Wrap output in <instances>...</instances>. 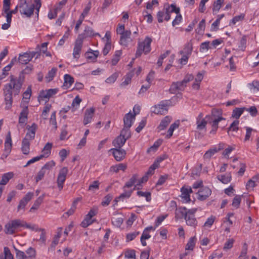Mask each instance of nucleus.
I'll list each match as a JSON object with an SVG mask.
<instances>
[{
    "mask_svg": "<svg viewBox=\"0 0 259 259\" xmlns=\"http://www.w3.org/2000/svg\"><path fill=\"white\" fill-rule=\"evenodd\" d=\"M32 66H26L19 74V77L17 78L14 75L10 76V80L9 83L6 84L4 88V95L6 104V109H10L13 103V93L15 96L18 95L22 88V84L24 81V74H28L32 70Z\"/></svg>",
    "mask_w": 259,
    "mask_h": 259,
    "instance_id": "f257e3e1",
    "label": "nucleus"
},
{
    "mask_svg": "<svg viewBox=\"0 0 259 259\" xmlns=\"http://www.w3.org/2000/svg\"><path fill=\"white\" fill-rule=\"evenodd\" d=\"M10 8H8V10L7 11H5L4 10V7L3 8V15L6 14V16H12L13 14H16L18 12V9H19L20 12L22 15H25L26 16H30L33 13L34 10V5L32 4L29 5L27 3H26V6L25 8L23 9V12L21 11L22 8L20 7V2L18 1V4L15 7V9L13 10H10Z\"/></svg>",
    "mask_w": 259,
    "mask_h": 259,
    "instance_id": "f03ea898",
    "label": "nucleus"
},
{
    "mask_svg": "<svg viewBox=\"0 0 259 259\" xmlns=\"http://www.w3.org/2000/svg\"><path fill=\"white\" fill-rule=\"evenodd\" d=\"M152 39L149 36H146L143 41L139 42L135 54L136 57H140L143 53L145 54L149 53L151 51L150 45Z\"/></svg>",
    "mask_w": 259,
    "mask_h": 259,
    "instance_id": "7ed1b4c3",
    "label": "nucleus"
},
{
    "mask_svg": "<svg viewBox=\"0 0 259 259\" xmlns=\"http://www.w3.org/2000/svg\"><path fill=\"white\" fill-rule=\"evenodd\" d=\"M171 104L170 100H162L158 104L152 107V112L156 114L164 115L167 112L168 107L171 106Z\"/></svg>",
    "mask_w": 259,
    "mask_h": 259,
    "instance_id": "20e7f679",
    "label": "nucleus"
},
{
    "mask_svg": "<svg viewBox=\"0 0 259 259\" xmlns=\"http://www.w3.org/2000/svg\"><path fill=\"white\" fill-rule=\"evenodd\" d=\"M23 223V221L19 219L9 221L5 226L6 234H14L19 228L24 226Z\"/></svg>",
    "mask_w": 259,
    "mask_h": 259,
    "instance_id": "39448f33",
    "label": "nucleus"
},
{
    "mask_svg": "<svg viewBox=\"0 0 259 259\" xmlns=\"http://www.w3.org/2000/svg\"><path fill=\"white\" fill-rule=\"evenodd\" d=\"M14 249L17 259H35L36 258V250L31 247L27 249L26 253L24 251L19 250L15 247H14Z\"/></svg>",
    "mask_w": 259,
    "mask_h": 259,
    "instance_id": "423d86ee",
    "label": "nucleus"
},
{
    "mask_svg": "<svg viewBox=\"0 0 259 259\" xmlns=\"http://www.w3.org/2000/svg\"><path fill=\"white\" fill-rule=\"evenodd\" d=\"M68 170L67 167H64L61 168L59 172L57 177V184L60 190H61L63 187V184L66 180V175Z\"/></svg>",
    "mask_w": 259,
    "mask_h": 259,
    "instance_id": "0eeeda50",
    "label": "nucleus"
},
{
    "mask_svg": "<svg viewBox=\"0 0 259 259\" xmlns=\"http://www.w3.org/2000/svg\"><path fill=\"white\" fill-rule=\"evenodd\" d=\"M57 89H51L46 91H41L38 97V100L40 102V100L44 99L48 100L54 95H55L58 92Z\"/></svg>",
    "mask_w": 259,
    "mask_h": 259,
    "instance_id": "6e6552de",
    "label": "nucleus"
},
{
    "mask_svg": "<svg viewBox=\"0 0 259 259\" xmlns=\"http://www.w3.org/2000/svg\"><path fill=\"white\" fill-rule=\"evenodd\" d=\"M164 9L165 10V13L167 15H169L171 13H175L177 14L176 16H182L180 14V8L177 7L175 4H172L170 5L168 4H165Z\"/></svg>",
    "mask_w": 259,
    "mask_h": 259,
    "instance_id": "1a4fd4ad",
    "label": "nucleus"
},
{
    "mask_svg": "<svg viewBox=\"0 0 259 259\" xmlns=\"http://www.w3.org/2000/svg\"><path fill=\"white\" fill-rule=\"evenodd\" d=\"M96 35L100 36V34L98 33H95L92 28L89 26H86L84 30V32L82 33L79 34L77 38L79 39L83 42L84 38L88 37H93Z\"/></svg>",
    "mask_w": 259,
    "mask_h": 259,
    "instance_id": "9d476101",
    "label": "nucleus"
},
{
    "mask_svg": "<svg viewBox=\"0 0 259 259\" xmlns=\"http://www.w3.org/2000/svg\"><path fill=\"white\" fill-rule=\"evenodd\" d=\"M186 87L182 81L174 82L170 85L169 91L171 94H175L179 91H184Z\"/></svg>",
    "mask_w": 259,
    "mask_h": 259,
    "instance_id": "9b49d317",
    "label": "nucleus"
},
{
    "mask_svg": "<svg viewBox=\"0 0 259 259\" xmlns=\"http://www.w3.org/2000/svg\"><path fill=\"white\" fill-rule=\"evenodd\" d=\"M110 150L112 151L115 159L118 161L122 160L126 155L125 151L121 149V148H114L111 149Z\"/></svg>",
    "mask_w": 259,
    "mask_h": 259,
    "instance_id": "f8f14e48",
    "label": "nucleus"
},
{
    "mask_svg": "<svg viewBox=\"0 0 259 259\" xmlns=\"http://www.w3.org/2000/svg\"><path fill=\"white\" fill-rule=\"evenodd\" d=\"M211 194V190L208 187H204L198 192V199L203 201L207 199Z\"/></svg>",
    "mask_w": 259,
    "mask_h": 259,
    "instance_id": "ddd939ff",
    "label": "nucleus"
},
{
    "mask_svg": "<svg viewBox=\"0 0 259 259\" xmlns=\"http://www.w3.org/2000/svg\"><path fill=\"white\" fill-rule=\"evenodd\" d=\"M222 115V112L221 110L213 108L211 110V114L206 115L205 117L207 123L211 124L214 119H216L218 116Z\"/></svg>",
    "mask_w": 259,
    "mask_h": 259,
    "instance_id": "4468645a",
    "label": "nucleus"
},
{
    "mask_svg": "<svg viewBox=\"0 0 259 259\" xmlns=\"http://www.w3.org/2000/svg\"><path fill=\"white\" fill-rule=\"evenodd\" d=\"M83 42L79 39H76L73 49V55L74 58L78 59L81 50Z\"/></svg>",
    "mask_w": 259,
    "mask_h": 259,
    "instance_id": "2eb2a0df",
    "label": "nucleus"
},
{
    "mask_svg": "<svg viewBox=\"0 0 259 259\" xmlns=\"http://www.w3.org/2000/svg\"><path fill=\"white\" fill-rule=\"evenodd\" d=\"M94 112L95 109L93 107L86 110L83 119V124L84 125H86L91 122Z\"/></svg>",
    "mask_w": 259,
    "mask_h": 259,
    "instance_id": "dca6fc26",
    "label": "nucleus"
},
{
    "mask_svg": "<svg viewBox=\"0 0 259 259\" xmlns=\"http://www.w3.org/2000/svg\"><path fill=\"white\" fill-rule=\"evenodd\" d=\"M187 214V208L185 207H180L177 208L175 211V219L176 220L185 219Z\"/></svg>",
    "mask_w": 259,
    "mask_h": 259,
    "instance_id": "f3484780",
    "label": "nucleus"
},
{
    "mask_svg": "<svg viewBox=\"0 0 259 259\" xmlns=\"http://www.w3.org/2000/svg\"><path fill=\"white\" fill-rule=\"evenodd\" d=\"M136 113L132 114L129 112L126 114L123 118L124 126L131 127L132 125V122L135 118Z\"/></svg>",
    "mask_w": 259,
    "mask_h": 259,
    "instance_id": "a211bd4d",
    "label": "nucleus"
},
{
    "mask_svg": "<svg viewBox=\"0 0 259 259\" xmlns=\"http://www.w3.org/2000/svg\"><path fill=\"white\" fill-rule=\"evenodd\" d=\"M26 128L29 132L27 133L25 138H28L29 141L33 140L35 137L37 125L33 123L31 126L28 125Z\"/></svg>",
    "mask_w": 259,
    "mask_h": 259,
    "instance_id": "6ab92c4d",
    "label": "nucleus"
},
{
    "mask_svg": "<svg viewBox=\"0 0 259 259\" xmlns=\"http://www.w3.org/2000/svg\"><path fill=\"white\" fill-rule=\"evenodd\" d=\"M28 107L26 106L21 111L19 117V123L20 124L25 123L26 122L28 119Z\"/></svg>",
    "mask_w": 259,
    "mask_h": 259,
    "instance_id": "aec40b11",
    "label": "nucleus"
},
{
    "mask_svg": "<svg viewBox=\"0 0 259 259\" xmlns=\"http://www.w3.org/2000/svg\"><path fill=\"white\" fill-rule=\"evenodd\" d=\"M172 120L171 116H165L160 122L159 125L157 127L158 131L164 130L169 124Z\"/></svg>",
    "mask_w": 259,
    "mask_h": 259,
    "instance_id": "412c9836",
    "label": "nucleus"
},
{
    "mask_svg": "<svg viewBox=\"0 0 259 259\" xmlns=\"http://www.w3.org/2000/svg\"><path fill=\"white\" fill-rule=\"evenodd\" d=\"M21 150L24 154L28 155L30 151V142L28 138H24L22 142Z\"/></svg>",
    "mask_w": 259,
    "mask_h": 259,
    "instance_id": "4be33fe9",
    "label": "nucleus"
},
{
    "mask_svg": "<svg viewBox=\"0 0 259 259\" xmlns=\"http://www.w3.org/2000/svg\"><path fill=\"white\" fill-rule=\"evenodd\" d=\"M131 35V31L126 30L125 32L121 34L119 43L120 45L127 46L128 39Z\"/></svg>",
    "mask_w": 259,
    "mask_h": 259,
    "instance_id": "5701e85b",
    "label": "nucleus"
},
{
    "mask_svg": "<svg viewBox=\"0 0 259 259\" xmlns=\"http://www.w3.org/2000/svg\"><path fill=\"white\" fill-rule=\"evenodd\" d=\"M125 142L124 138L118 136L112 141V144L115 148H120L124 145Z\"/></svg>",
    "mask_w": 259,
    "mask_h": 259,
    "instance_id": "b1692460",
    "label": "nucleus"
},
{
    "mask_svg": "<svg viewBox=\"0 0 259 259\" xmlns=\"http://www.w3.org/2000/svg\"><path fill=\"white\" fill-rule=\"evenodd\" d=\"M186 224L188 226L196 228L197 226L198 222L195 216L187 215L185 219Z\"/></svg>",
    "mask_w": 259,
    "mask_h": 259,
    "instance_id": "393cba45",
    "label": "nucleus"
},
{
    "mask_svg": "<svg viewBox=\"0 0 259 259\" xmlns=\"http://www.w3.org/2000/svg\"><path fill=\"white\" fill-rule=\"evenodd\" d=\"M13 177L14 174L12 172H9L4 174L0 181V186L6 185Z\"/></svg>",
    "mask_w": 259,
    "mask_h": 259,
    "instance_id": "a878e982",
    "label": "nucleus"
},
{
    "mask_svg": "<svg viewBox=\"0 0 259 259\" xmlns=\"http://www.w3.org/2000/svg\"><path fill=\"white\" fill-rule=\"evenodd\" d=\"M45 195V193L43 194L35 201L32 206L30 209V211H32V210H36L38 208L40 205L42 203Z\"/></svg>",
    "mask_w": 259,
    "mask_h": 259,
    "instance_id": "bb28decb",
    "label": "nucleus"
},
{
    "mask_svg": "<svg viewBox=\"0 0 259 259\" xmlns=\"http://www.w3.org/2000/svg\"><path fill=\"white\" fill-rule=\"evenodd\" d=\"M52 147V144L49 142L47 143L42 149V152L43 153L40 156H42V158L48 157L51 154Z\"/></svg>",
    "mask_w": 259,
    "mask_h": 259,
    "instance_id": "cd10ccee",
    "label": "nucleus"
},
{
    "mask_svg": "<svg viewBox=\"0 0 259 259\" xmlns=\"http://www.w3.org/2000/svg\"><path fill=\"white\" fill-rule=\"evenodd\" d=\"M12 145V139L10 132H9L8 135L7 136L6 140L5 143V150L7 153V154L10 152L11 150Z\"/></svg>",
    "mask_w": 259,
    "mask_h": 259,
    "instance_id": "c85d7f7f",
    "label": "nucleus"
},
{
    "mask_svg": "<svg viewBox=\"0 0 259 259\" xmlns=\"http://www.w3.org/2000/svg\"><path fill=\"white\" fill-rule=\"evenodd\" d=\"M30 58L28 52H26L23 54L19 55L18 61L22 64H26L31 60Z\"/></svg>",
    "mask_w": 259,
    "mask_h": 259,
    "instance_id": "c756f323",
    "label": "nucleus"
},
{
    "mask_svg": "<svg viewBox=\"0 0 259 259\" xmlns=\"http://www.w3.org/2000/svg\"><path fill=\"white\" fill-rule=\"evenodd\" d=\"M245 108H235L232 112V117L238 119L240 116L243 113L245 110Z\"/></svg>",
    "mask_w": 259,
    "mask_h": 259,
    "instance_id": "7c9ffc66",
    "label": "nucleus"
},
{
    "mask_svg": "<svg viewBox=\"0 0 259 259\" xmlns=\"http://www.w3.org/2000/svg\"><path fill=\"white\" fill-rule=\"evenodd\" d=\"M193 50V45L192 42L190 41L187 42L184 48V51L181 52V54H185L187 55H190L191 54Z\"/></svg>",
    "mask_w": 259,
    "mask_h": 259,
    "instance_id": "2f4dec72",
    "label": "nucleus"
},
{
    "mask_svg": "<svg viewBox=\"0 0 259 259\" xmlns=\"http://www.w3.org/2000/svg\"><path fill=\"white\" fill-rule=\"evenodd\" d=\"M130 128V127L124 126L123 128L121 130L119 135L121 136V137L124 138L125 139V141L130 138L131 137Z\"/></svg>",
    "mask_w": 259,
    "mask_h": 259,
    "instance_id": "473e14b6",
    "label": "nucleus"
},
{
    "mask_svg": "<svg viewBox=\"0 0 259 259\" xmlns=\"http://www.w3.org/2000/svg\"><path fill=\"white\" fill-rule=\"evenodd\" d=\"M181 191L182 192L181 196L182 198L186 201V202H189L191 201L190 194L188 193L187 188L183 187Z\"/></svg>",
    "mask_w": 259,
    "mask_h": 259,
    "instance_id": "72a5a7b5",
    "label": "nucleus"
},
{
    "mask_svg": "<svg viewBox=\"0 0 259 259\" xmlns=\"http://www.w3.org/2000/svg\"><path fill=\"white\" fill-rule=\"evenodd\" d=\"M64 86L67 88L70 87L74 82V78L69 74H65L64 76Z\"/></svg>",
    "mask_w": 259,
    "mask_h": 259,
    "instance_id": "f704fd0d",
    "label": "nucleus"
},
{
    "mask_svg": "<svg viewBox=\"0 0 259 259\" xmlns=\"http://www.w3.org/2000/svg\"><path fill=\"white\" fill-rule=\"evenodd\" d=\"M224 2V0H217L214 2L212 8L213 15H215L216 13L219 11Z\"/></svg>",
    "mask_w": 259,
    "mask_h": 259,
    "instance_id": "c9c22d12",
    "label": "nucleus"
},
{
    "mask_svg": "<svg viewBox=\"0 0 259 259\" xmlns=\"http://www.w3.org/2000/svg\"><path fill=\"white\" fill-rule=\"evenodd\" d=\"M218 152L217 148H214L213 149H211L207 151L203 155L204 159L209 160L211 157L216 153Z\"/></svg>",
    "mask_w": 259,
    "mask_h": 259,
    "instance_id": "e433bc0d",
    "label": "nucleus"
},
{
    "mask_svg": "<svg viewBox=\"0 0 259 259\" xmlns=\"http://www.w3.org/2000/svg\"><path fill=\"white\" fill-rule=\"evenodd\" d=\"M205 28V20L202 19L199 23L198 28L196 29V32L198 34H203Z\"/></svg>",
    "mask_w": 259,
    "mask_h": 259,
    "instance_id": "4c0bfd02",
    "label": "nucleus"
},
{
    "mask_svg": "<svg viewBox=\"0 0 259 259\" xmlns=\"http://www.w3.org/2000/svg\"><path fill=\"white\" fill-rule=\"evenodd\" d=\"M123 223V219L120 215H117L112 219V224L117 227H119Z\"/></svg>",
    "mask_w": 259,
    "mask_h": 259,
    "instance_id": "58836bf2",
    "label": "nucleus"
},
{
    "mask_svg": "<svg viewBox=\"0 0 259 259\" xmlns=\"http://www.w3.org/2000/svg\"><path fill=\"white\" fill-rule=\"evenodd\" d=\"M138 177V176L137 174L134 175L129 181L126 183L125 185L123 187V189H125L126 187L130 188L132 187L136 183Z\"/></svg>",
    "mask_w": 259,
    "mask_h": 259,
    "instance_id": "ea45409f",
    "label": "nucleus"
},
{
    "mask_svg": "<svg viewBox=\"0 0 259 259\" xmlns=\"http://www.w3.org/2000/svg\"><path fill=\"white\" fill-rule=\"evenodd\" d=\"M57 70V69L56 68H53L48 72L47 75L45 77L48 82H50L53 79L56 75Z\"/></svg>",
    "mask_w": 259,
    "mask_h": 259,
    "instance_id": "a19ab883",
    "label": "nucleus"
},
{
    "mask_svg": "<svg viewBox=\"0 0 259 259\" xmlns=\"http://www.w3.org/2000/svg\"><path fill=\"white\" fill-rule=\"evenodd\" d=\"M218 179L224 184H227L231 180V176L230 174L227 175L218 176Z\"/></svg>",
    "mask_w": 259,
    "mask_h": 259,
    "instance_id": "79ce46f5",
    "label": "nucleus"
},
{
    "mask_svg": "<svg viewBox=\"0 0 259 259\" xmlns=\"http://www.w3.org/2000/svg\"><path fill=\"white\" fill-rule=\"evenodd\" d=\"M94 220H92V218L91 217H88V215L87 214L80 225L83 228H86L90 225L92 224Z\"/></svg>",
    "mask_w": 259,
    "mask_h": 259,
    "instance_id": "37998d69",
    "label": "nucleus"
},
{
    "mask_svg": "<svg viewBox=\"0 0 259 259\" xmlns=\"http://www.w3.org/2000/svg\"><path fill=\"white\" fill-rule=\"evenodd\" d=\"M133 191L132 190L128 191H125L124 192L122 193L121 194H120V195L119 197L116 198L114 200V201L117 202L121 199L129 198L131 196V195H132Z\"/></svg>",
    "mask_w": 259,
    "mask_h": 259,
    "instance_id": "c03bdc74",
    "label": "nucleus"
},
{
    "mask_svg": "<svg viewBox=\"0 0 259 259\" xmlns=\"http://www.w3.org/2000/svg\"><path fill=\"white\" fill-rule=\"evenodd\" d=\"M239 121L238 120H234L228 128V134H229L230 131L237 132L238 130V124Z\"/></svg>",
    "mask_w": 259,
    "mask_h": 259,
    "instance_id": "a18cd8bd",
    "label": "nucleus"
},
{
    "mask_svg": "<svg viewBox=\"0 0 259 259\" xmlns=\"http://www.w3.org/2000/svg\"><path fill=\"white\" fill-rule=\"evenodd\" d=\"M195 240L196 238L195 237H191L189 240L188 241L186 246V250H193V248L195 246Z\"/></svg>",
    "mask_w": 259,
    "mask_h": 259,
    "instance_id": "49530a36",
    "label": "nucleus"
},
{
    "mask_svg": "<svg viewBox=\"0 0 259 259\" xmlns=\"http://www.w3.org/2000/svg\"><path fill=\"white\" fill-rule=\"evenodd\" d=\"M247 36L246 35H243L241 39L240 40L239 45L238 46L240 50L244 51L246 48V44L247 42Z\"/></svg>",
    "mask_w": 259,
    "mask_h": 259,
    "instance_id": "de8ad7c7",
    "label": "nucleus"
},
{
    "mask_svg": "<svg viewBox=\"0 0 259 259\" xmlns=\"http://www.w3.org/2000/svg\"><path fill=\"white\" fill-rule=\"evenodd\" d=\"M241 201V196L236 195L233 199L232 206L236 208L240 206V202Z\"/></svg>",
    "mask_w": 259,
    "mask_h": 259,
    "instance_id": "09e8293b",
    "label": "nucleus"
},
{
    "mask_svg": "<svg viewBox=\"0 0 259 259\" xmlns=\"http://www.w3.org/2000/svg\"><path fill=\"white\" fill-rule=\"evenodd\" d=\"M207 123L205 118L201 120L197 121V128L199 130H203L205 128Z\"/></svg>",
    "mask_w": 259,
    "mask_h": 259,
    "instance_id": "8fccbe9b",
    "label": "nucleus"
},
{
    "mask_svg": "<svg viewBox=\"0 0 259 259\" xmlns=\"http://www.w3.org/2000/svg\"><path fill=\"white\" fill-rule=\"evenodd\" d=\"M162 140L158 139L157 141L155 142L154 144L147 150V152H149L152 150H156L162 144Z\"/></svg>",
    "mask_w": 259,
    "mask_h": 259,
    "instance_id": "3c124183",
    "label": "nucleus"
},
{
    "mask_svg": "<svg viewBox=\"0 0 259 259\" xmlns=\"http://www.w3.org/2000/svg\"><path fill=\"white\" fill-rule=\"evenodd\" d=\"M158 163L157 162H154L149 168L148 171L146 172V174L147 175H152L154 173V170L156 168H158Z\"/></svg>",
    "mask_w": 259,
    "mask_h": 259,
    "instance_id": "603ef678",
    "label": "nucleus"
},
{
    "mask_svg": "<svg viewBox=\"0 0 259 259\" xmlns=\"http://www.w3.org/2000/svg\"><path fill=\"white\" fill-rule=\"evenodd\" d=\"M52 106L51 104H47L45 105L44 107V110L42 112L41 116L43 117L44 119H47V114L50 112V109L51 108Z\"/></svg>",
    "mask_w": 259,
    "mask_h": 259,
    "instance_id": "864d4df0",
    "label": "nucleus"
},
{
    "mask_svg": "<svg viewBox=\"0 0 259 259\" xmlns=\"http://www.w3.org/2000/svg\"><path fill=\"white\" fill-rule=\"evenodd\" d=\"M158 0H152L151 2H148L147 3L146 8L148 11H151L153 7L158 6Z\"/></svg>",
    "mask_w": 259,
    "mask_h": 259,
    "instance_id": "5fc2aeb1",
    "label": "nucleus"
},
{
    "mask_svg": "<svg viewBox=\"0 0 259 259\" xmlns=\"http://www.w3.org/2000/svg\"><path fill=\"white\" fill-rule=\"evenodd\" d=\"M50 124L54 125V128L56 130L57 128V125L56 119V111H54L51 116V118L50 119Z\"/></svg>",
    "mask_w": 259,
    "mask_h": 259,
    "instance_id": "6e6d98bb",
    "label": "nucleus"
},
{
    "mask_svg": "<svg viewBox=\"0 0 259 259\" xmlns=\"http://www.w3.org/2000/svg\"><path fill=\"white\" fill-rule=\"evenodd\" d=\"M55 165V162L52 160L46 163L42 167V169L46 172V170H50Z\"/></svg>",
    "mask_w": 259,
    "mask_h": 259,
    "instance_id": "4d7b16f0",
    "label": "nucleus"
},
{
    "mask_svg": "<svg viewBox=\"0 0 259 259\" xmlns=\"http://www.w3.org/2000/svg\"><path fill=\"white\" fill-rule=\"evenodd\" d=\"M112 168L114 172H117L119 170L124 171L126 168V165L123 163H120L118 165L112 166Z\"/></svg>",
    "mask_w": 259,
    "mask_h": 259,
    "instance_id": "13d9d810",
    "label": "nucleus"
},
{
    "mask_svg": "<svg viewBox=\"0 0 259 259\" xmlns=\"http://www.w3.org/2000/svg\"><path fill=\"white\" fill-rule=\"evenodd\" d=\"M137 195L139 196L145 197L147 201H151V193L150 192H143L142 191H138Z\"/></svg>",
    "mask_w": 259,
    "mask_h": 259,
    "instance_id": "bf43d9fd",
    "label": "nucleus"
},
{
    "mask_svg": "<svg viewBox=\"0 0 259 259\" xmlns=\"http://www.w3.org/2000/svg\"><path fill=\"white\" fill-rule=\"evenodd\" d=\"M234 240L233 239H228L227 242L225 243L223 249L224 250H227L231 249L233 245Z\"/></svg>",
    "mask_w": 259,
    "mask_h": 259,
    "instance_id": "052dcab7",
    "label": "nucleus"
},
{
    "mask_svg": "<svg viewBox=\"0 0 259 259\" xmlns=\"http://www.w3.org/2000/svg\"><path fill=\"white\" fill-rule=\"evenodd\" d=\"M46 171H44L42 168L38 171L36 176L35 177V182L37 183L39 181L41 180L46 174Z\"/></svg>",
    "mask_w": 259,
    "mask_h": 259,
    "instance_id": "680f3d73",
    "label": "nucleus"
},
{
    "mask_svg": "<svg viewBox=\"0 0 259 259\" xmlns=\"http://www.w3.org/2000/svg\"><path fill=\"white\" fill-rule=\"evenodd\" d=\"M61 233L60 232H58L57 234L54 236L53 240L52 242L51 246L52 247H55L56 245L58 244L59 238L61 236Z\"/></svg>",
    "mask_w": 259,
    "mask_h": 259,
    "instance_id": "e2e57ef3",
    "label": "nucleus"
},
{
    "mask_svg": "<svg viewBox=\"0 0 259 259\" xmlns=\"http://www.w3.org/2000/svg\"><path fill=\"white\" fill-rule=\"evenodd\" d=\"M5 259H14L13 254L8 247H4Z\"/></svg>",
    "mask_w": 259,
    "mask_h": 259,
    "instance_id": "0e129e2a",
    "label": "nucleus"
},
{
    "mask_svg": "<svg viewBox=\"0 0 259 259\" xmlns=\"http://www.w3.org/2000/svg\"><path fill=\"white\" fill-rule=\"evenodd\" d=\"M112 199V196H111L109 194H108L107 195L104 197V199L102 202V205L103 206L108 205Z\"/></svg>",
    "mask_w": 259,
    "mask_h": 259,
    "instance_id": "69168bd1",
    "label": "nucleus"
},
{
    "mask_svg": "<svg viewBox=\"0 0 259 259\" xmlns=\"http://www.w3.org/2000/svg\"><path fill=\"white\" fill-rule=\"evenodd\" d=\"M132 77V74H126L124 78V80L120 84V86L124 87V86L127 85L128 84H130L131 82Z\"/></svg>",
    "mask_w": 259,
    "mask_h": 259,
    "instance_id": "338daca9",
    "label": "nucleus"
},
{
    "mask_svg": "<svg viewBox=\"0 0 259 259\" xmlns=\"http://www.w3.org/2000/svg\"><path fill=\"white\" fill-rule=\"evenodd\" d=\"M118 76V73L116 72H115L111 76H110V77H108L106 79V82L108 83H113L115 81V80L117 78Z\"/></svg>",
    "mask_w": 259,
    "mask_h": 259,
    "instance_id": "774afa93",
    "label": "nucleus"
}]
</instances>
